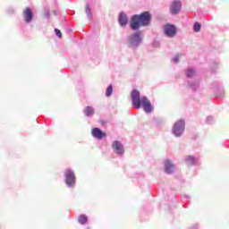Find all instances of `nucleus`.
Instances as JSON below:
<instances>
[{"label":"nucleus","instance_id":"1","mask_svg":"<svg viewBox=\"0 0 229 229\" xmlns=\"http://www.w3.org/2000/svg\"><path fill=\"white\" fill-rule=\"evenodd\" d=\"M131 98L134 108L139 109L140 108V106H142L146 114H151V112H153V106H151V102L146 97L140 98V92H139V90H132Z\"/></svg>","mask_w":229,"mask_h":229},{"label":"nucleus","instance_id":"2","mask_svg":"<svg viewBox=\"0 0 229 229\" xmlns=\"http://www.w3.org/2000/svg\"><path fill=\"white\" fill-rule=\"evenodd\" d=\"M151 21V14L148 12L142 13L140 15L132 16L131 21V30H139L140 26H148Z\"/></svg>","mask_w":229,"mask_h":229},{"label":"nucleus","instance_id":"3","mask_svg":"<svg viewBox=\"0 0 229 229\" xmlns=\"http://www.w3.org/2000/svg\"><path fill=\"white\" fill-rule=\"evenodd\" d=\"M184 130H185V121L179 120L174 125L173 133L174 135H175V137H180V135L183 133Z\"/></svg>","mask_w":229,"mask_h":229},{"label":"nucleus","instance_id":"4","mask_svg":"<svg viewBox=\"0 0 229 229\" xmlns=\"http://www.w3.org/2000/svg\"><path fill=\"white\" fill-rule=\"evenodd\" d=\"M65 182L68 187H73L76 183V175H74V172L69 169L65 171Z\"/></svg>","mask_w":229,"mask_h":229},{"label":"nucleus","instance_id":"5","mask_svg":"<svg viewBox=\"0 0 229 229\" xmlns=\"http://www.w3.org/2000/svg\"><path fill=\"white\" fill-rule=\"evenodd\" d=\"M128 42L131 47H137L142 42V37L140 33H135L129 37Z\"/></svg>","mask_w":229,"mask_h":229},{"label":"nucleus","instance_id":"6","mask_svg":"<svg viewBox=\"0 0 229 229\" xmlns=\"http://www.w3.org/2000/svg\"><path fill=\"white\" fill-rule=\"evenodd\" d=\"M165 35L166 37L173 38L174 35H176V27L174 25H165L164 27Z\"/></svg>","mask_w":229,"mask_h":229},{"label":"nucleus","instance_id":"7","mask_svg":"<svg viewBox=\"0 0 229 229\" xmlns=\"http://www.w3.org/2000/svg\"><path fill=\"white\" fill-rule=\"evenodd\" d=\"M113 149L116 155H124V147L118 140L113 142Z\"/></svg>","mask_w":229,"mask_h":229},{"label":"nucleus","instance_id":"8","mask_svg":"<svg viewBox=\"0 0 229 229\" xmlns=\"http://www.w3.org/2000/svg\"><path fill=\"white\" fill-rule=\"evenodd\" d=\"M182 10V2L180 1H174L170 7L171 13H178Z\"/></svg>","mask_w":229,"mask_h":229},{"label":"nucleus","instance_id":"9","mask_svg":"<svg viewBox=\"0 0 229 229\" xmlns=\"http://www.w3.org/2000/svg\"><path fill=\"white\" fill-rule=\"evenodd\" d=\"M165 173H167L168 174H171V173H173V171H174V165H173V164L171 163V161L165 160Z\"/></svg>","mask_w":229,"mask_h":229},{"label":"nucleus","instance_id":"10","mask_svg":"<svg viewBox=\"0 0 229 229\" xmlns=\"http://www.w3.org/2000/svg\"><path fill=\"white\" fill-rule=\"evenodd\" d=\"M91 133L95 139H103L105 137V133L99 128H94Z\"/></svg>","mask_w":229,"mask_h":229},{"label":"nucleus","instance_id":"11","mask_svg":"<svg viewBox=\"0 0 229 229\" xmlns=\"http://www.w3.org/2000/svg\"><path fill=\"white\" fill-rule=\"evenodd\" d=\"M24 19L25 22H31V20L33 19V13H31V9L27 8L24 11Z\"/></svg>","mask_w":229,"mask_h":229},{"label":"nucleus","instance_id":"12","mask_svg":"<svg viewBox=\"0 0 229 229\" xmlns=\"http://www.w3.org/2000/svg\"><path fill=\"white\" fill-rule=\"evenodd\" d=\"M119 24L121 26H126V24H128V17L126 16V14H124V13H120Z\"/></svg>","mask_w":229,"mask_h":229},{"label":"nucleus","instance_id":"13","mask_svg":"<svg viewBox=\"0 0 229 229\" xmlns=\"http://www.w3.org/2000/svg\"><path fill=\"white\" fill-rule=\"evenodd\" d=\"M84 114L87 115V117H90V115H94V108L92 106H87L84 109Z\"/></svg>","mask_w":229,"mask_h":229},{"label":"nucleus","instance_id":"14","mask_svg":"<svg viewBox=\"0 0 229 229\" xmlns=\"http://www.w3.org/2000/svg\"><path fill=\"white\" fill-rule=\"evenodd\" d=\"M186 162L187 164H189L190 165H194V164H196L197 160L196 158H194L192 156H188L186 157Z\"/></svg>","mask_w":229,"mask_h":229},{"label":"nucleus","instance_id":"15","mask_svg":"<svg viewBox=\"0 0 229 229\" xmlns=\"http://www.w3.org/2000/svg\"><path fill=\"white\" fill-rule=\"evenodd\" d=\"M87 221H88L87 216L81 215L79 216V223H80V225H85L87 223Z\"/></svg>","mask_w":229,"mask_h":229},{"label":"nucleus","instance_id":"16","mask_svg":"<svg viewBox=\"0 0 229 229\" xmlns=\"http://www.w3.org/2000/svg\"><path fill=\"white\" fill-rule=\"evenodd\" d=\"M113 90H114V87H113L112 85H110V86L107 88L106 91V96L107 98H110V96H112Z\"/></svg>","mask_w":229,"mask_h":229},{"label":"nucleus","instance_id":"17","mask_svg":"<svg viewBox=\"0 0 229 229\" xmlns=\"http://www.w3.org/2000/svg\"><path fill=\"white\" fill-rule=\"evenodd\" d=\"M86 13L89 19H92V14H90V6L89 5V4L86 5Z\"/></svg>","mask_w":229,"mask_h":229},{"label":"nucleus","instance_id":"18","mask_svg":"<svg viewBox=\"0 0 229 229\" xmlns=\"http://www.w3.org/2000/svg\"><path fill=\"white\" fill-rule=\"evenodd\" d=\"M193 74H194V71L192 69L187 70V72H186L187 78H192Z\"/></svg>","mask_w":229,"mask_h":229},{"label":"nucleus","instance_id":"19","mask_svg":"<svg viewBox=\"0 0 229 229\" xmlns=\"http://www.w3.org/2000/svg\"><path fill=\"white\" fill-rule=\"evenodd\" d=\"M193 30H194V31H196L198 33V31H199V30H201V25L199 22H196L193 26Z\"/></svg>","mask_w":229,"mask_h":229},{"label":"nucleus","instance_id":"20","mask_svg":"<svg viewBox=\"0 0 229 229\" xmlns=\"http://www.w3.org/2000/svg\"><path fill=\"white\" fill-rule=\"evenodd\" d=\"M55 34L57 35V37H59V38H62V31H60V30L55 29Z\"/></svg>","mask_w":229,"mask_h":229},{"label":"nucleus","instance_id":"21","mask_svg":"<svg viewBox=\"0 0 229 229\" xmlns=\"http://www.w3.org/2000/svg\"><path fill=\"white\" fill-rule=\"evenodd\" d=\"M179 58H180L179 55H176L175 57H174V59H173L174 64H178V59Z\"/></svg>","mask_w":229,"mask_h":229},{"label":"nucleus","instance_id":"22","mask_svg":"<svg viewBox=\"0 0 229 229\" xmlns=\"http://www.w3.org/2000/svg\"><path fill=\"white\" fill-rule=\"evenodd\" d=\"M208 121H212V116L208 117L207 122L208 123Z\"/></svg>","mask_w":229,"mask_h":229}]
</instances>
